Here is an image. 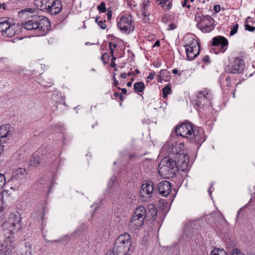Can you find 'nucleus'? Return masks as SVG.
<instances>
[{"mask_svg":"<svg viewBox=\"0 0 255 255\" xmlns=\"http://www.w3.org/2000/svg\"><path fill=\"white\" fill-rule=\"evenodd\" d=\"M25 10H22L20 12L21 13H23V12H25Z\"/></svg>","mask_w":255,"mask_h":255,"instance_id":"nucleus-64","label":"nucleus"},{"mask_svg":"<svg viewBox=\"0 0 255 255\" xmlns=\"http://www.w3.org/2000/svg\"><path fill=\"white\" fill-rule=\"evenodd\" d=\"M117 183V178L115 176H112L109 181V184H108V187L112 188L114 187Z\"/></svg>","mask_w":255,"mask_h":255,"instance_id":"nucleus-33","label":"nucleus"},{"mask_svg":"<svg viewBox=\"0 0 255 255\" xmlns=\"http://www.w3.org/2000/svg\"><path fill=\"white\" fill-rule=\"evenodd\" d=\"M165 6L166 7V9H169L171 6V3L170 1L168 0L166 4H165Z\"/></svg>","mask_w":255,"mask_h":255,"instance_id":"nucleus-49","label":"nucleus"},{"mask_svg":"<svg viewBox=\"0 0 255 255\" xmlns=\"http://www.w3.org/2000/svg\"><path fill=\"white\" fill-rule=\"evenodd\" d=\"M186 2L184 1L183 3H182V6H185L186 5Z\"/></svg>","mask_w":255,"mask_h":255,"instance_id":"nucleus-60","label":"nucleus"},{"mask_svg":"<svg viewBox=\"0 0 255 255\" xmlns=\"http://www.w3.org/2000/svg\"><path fill=\"white\" fill-rule=\"evenodd\" d=\"M107 15V19L109 20H110L112 19V10L108 9Z\"/></svg>","mask_w":255,"mask_h":255,"instance_id":"nucleus-42","label":"nucleus"},{"mask_svg":"<svg viewBox=\"0 0 255 255\" xmlns=\"http://www.w3.org/2000/svg\"><path fill=\"white\" fill-rule=\"evenodd\" d=\"M154 73L150 72L149 74V75L147 76V78L150 80H152L154 78Z\"/></svg>","mask_w":255,"mask_h":255,"instance_id":"nucleus-46","label":"nucleus"},{"mask_svg":"<svg viewBox=\"0 0 255 255\" xmlns=\"http://www.w3.org/2000/svg\"><path fill=\"white\" fill-rule=\"evenodd\" d=\"M111 66L112 67H113V68H115V67H117V65L115 63L114 61H113L111 62Z\"/></svg>","mask_w":255,"mask_h":255,"instance_id":"nucleus-51","label":"nucleus"},{"mask_svg":"<svg viewBox=\"0 0 255 255\" xmlns=\"http://www.w3.org/2000/svg\"><path fill=\"white\" fill-rule=\"evenodd\" d=\"M130 246V235L128 233H125L117 238L113 249L116 254L119 255L127 253L129 251Z\"/></svg>","mask_w":255,"mask_h":255,"instance_id":"nucleus-3","label":"nucleus"},{"mask_svg":"<svg viewBox=\"0 0 255 255\" xmlns=\"http://www.w3.org/2000/svg\"><path fill=\"white\" fill-rule=\"evenodd\" d=\"M105 255H117L116 254V253L114 252V250L113 249L112 251H108Z\"/></svg>","mask_w":255,"mask_h":255,"instance_id":"nucleus-44","label":"nucleus"},{"mask_svg":"<svg viewBox=\"0 0 255 255\" xmlns=\"http://www.w3.org/2000/svg\"><path fill=\"white\" fill-rule=\"evenodd\" d=\"M98 25L102 29H105L107 28L106 24L104 22H103L102 20H100L99 21Z\"/></svg>","mask_w":255,"mask_h":255,"instance_id":"nucleus-40","label":"nucleus"},{"mask_svg":"<svg viewBox=\"0 0 255 255\" xmlns=\"http://www.w3.org/2000/svg\"><path fill=\"white\" fill-rule=\"evenodd\" d=\"M157 190L159 193L162 196L166 197L169 194L171 190L170 183L167 181L159 182L157 185Z\"/></svg>","mask_w":255,"mask_h":255,"instance_id":"nucleus-15","label":"nucleus"},{"mask_svg":"<svg viewBox=\"0 0 255 255\" xmlns=\"http://www.w3.org/2000/svg\"><path fill=\"white\" fill-rule=\"evenodd\" d=\"M173 158H164L158 165V172L164 178L173 176L177 172V167Z\"/></svg>","mask_w":255,"mask_h":255,"instance_id":"nucleus-2","label":"nucleus"},{"mask_svg":"<svg viewBox=\"0 0 255 255\" xmlns=\"http://www.w3.org/2000/svg\"><path fill=\"white\" fill-rule=\"evenodd\" d=\"M178 70L177 69H174L172 70V73L174 74H176L178 73Z\"/></svg>","mask_w":255,"mask_h":255,"instance_id":"nucleus-55","label":"nucleus"},{"mask_svg":"<svg viewBox=\"0 0 255 255\" xmlns=\"http://www.w3.org/2000/svg\"><path fill=\"white\" fill-rule=\"evenodd\" d=\"M0 62L6 66L7 68H9V61L6 57H1L0 58Z\"/></svg>","mask_w":255,"mask_h":255,"instance_id":"nucleus-37","label":"nucleus"},{"mask_svg":"<svg viewBox=\"0 0 255 255\" xmlns=\"http://www.w3.org/2000/svg\"><path fill=\"white\" fill-rule=\"evenodd\" d=\"M210 255H227L223 249L215 248L211 252Z\"/></svg>","mask_w":255,"mask_h":255,"instance_id":"nucleus-31","label":"nucleus"},{"mask_svg":"<svg viewBox=\"0 0 255 255\" xmlns=\"http://www.w3.org/2000/svg\"><path fill=\"white\" fill-rule=\"evenodd\" d=\"M158 77V82H161L162 80L168 81L170 79V73L166 69H162L160 70Z\"/></svg>","mask_w":255,"mask_h":255,"instance_id":"nucleus-23","label":"nucleus"},{"mask_svg":"<svg viewBox=\"0 0 255 255\" xmlns=\"http://www.w3.org/2000/svg\"><path fill=\"white\" fill-rule=\"evenodd\" d=\"M22 27L28 30H35L39 36L45 35L48 31L50 22L43 16L32 15L22 23Z\"/></svg>","mask_w":255,"mask_h":255,"instance_id":"nucleus-1","label":"nucleus"},{"mask_svg":"<svg viewBox=\"0 0 255 255\" xmlns=\"http://www.w3.org/2000/svg\"><path fill=\"white\" fill-rule=\"evenodd\" d=\"M163 93V98H166L168 95L172 93L171 85L170 84L166 85L162 90Z\"/></svg>","mask_w":255,"mask_h":255,"instance_id":"nucleus-29","label":"nucleus"},{"mask_svg":"<svg viewBox=\"0 0 255 255\" xmlns=\"http://www.w3.org/2000/svg\"><path fill=\"white\" fill-rule=\"evenodd\" d=\"M116 58L115 57H112V61H115V60H116Z\"/></svg>","mask_w":255,"mask_h":255,"instance_id":"nucleus-61","label":"nucleus"},{"mask_svg":"<svg viewBox=\"0 0 255 255\" xmlns=\"http://www.w3.org/2000/svg\"><path fill=\"white\" fill-rule=\"evenodd\" d=\"M113 84L114 86H117L119 84V81L117 80L116 79H115V80H114Z\"/></svg>","mask_w":255,"mask_h":255,"instance_id":"nucleus-53","label":"nucleus"},{"mask_svg":"<svg viewBox=\"0 0 255 255\" xmlns=\"http://www.w3.org/2000/svg\"><path fill=\"white\" fill-rule=\"evenodd\" d=\"M40 162L39 158L38 156H32L30 160L29 164L31 166L36 167Z\"/></svg>","mask_w":255,"mask_h":255,"instance_id":"nucleus-30","label":"nucleus"},{"mask_svg":"<svg viewBox=\"0 0 255 255\" xmlns=\"http://www.w3.org/2000/svg\"><path fill=\"white\" fill-rule=\"evenodd\" d=\"M185 40V48L187 47H194L200 46L199 43L192 37L186 36L184 37Z\"/></svg>","mask_w":255,"mask_h":255,"instance_id":"nucleus-20","label":"nucleus"},{"mask_svg":"<svg viewBox=\"0 0 255 255\" xmlns=\"http://www.w3.org/2000/svg\"><path fill=\"white\" fill-rule=\"evenodd\" d=\"M191 135L189 136V139L192 142H195L197 144L203 142L205 138L204 137V130L201 128H193Z\"/></svg>","mask_w":255,"mask_h":255,"instance_id":"nucleus-11","label":"nucleus"},{"mask_svg":"<svg viewBox=\"0 0 255 255\" xmlns=\"http://www.w3.org/2000/svg\"><path fill=\"white\" fill-rule=\"evenodd\" d=\"M98 9L99 10L100 12H105L107 10V9L106 7V4L105 2H101L100 5L98 6Z\"/></svg>","mask_w":255,"mask_h":255,"instance_id":"nucleus-34","label":"nucleus"},{"mask_svg":"<svg viewBox=\"0 0 255 255\" xmlns=\"http://www.w3.org/2000/svg\"><path fill=\"white\" fill-rule=\"evenodd\" d=\"M135 72L137 73V74H139V71L137 69H136L135 70Z\"/></svg>","mask_w":255,"mask_h":255,"instance_id":"nucleus-59","label":"nucleus"},{"mask_svg":"<svg viewBox=\"0 0 255 255\" xmlns=\"http://www.w3.org/2000/svg\"><path fill=\"white\" fill-rule=\"evenodd\" d=\"M245 68V62L243 59L236 58L230 68V72L233 74L242 73Z\"/></svg>","mask_w":255,"mask_h":255,"instance_id":"nucleus-14","label":"nucleus"},{"mask_svg":"<svg viewBox=\"0 0 255 255\" xmlns=\"http://www.w3.org/2000/svg\"><path fill=\"white\" fill-rule=\"evenodd\" d=\"M208 94V92L206 91H201L199 93V95L197 96L198 101L197 104L199 105H201L202 104V102L205 104V101H206L207 97V95Z\"/></svg>","mask_w":255,"mask_h":255,"instance_id":"nucleus-26","label":"nucleus"},{"mask_svg":"<svg viewBox=\"0 0 255 255\" xmlns=\"http://www.w3.org/2000/svg\"><path fill=\"white\" fill-rule=\"evenodd\" d=\"M10 20L11 19L7 17L0 18V31H1L3 34H4L7 30V27L10 23Z\"/></svg>","mask_w":255,"mask_h":255,"instance_id":"nucleus-22","label":"nucleus"},{"mask_svg":"<svg viewBox=\"0 0 255 255\" xmlns=\"http://www.w3.org/2000/svg\"><path fill=\"white\" fill-rule=\"evenodd\" d=\"M197 27L203 32H210L213 30L215 27V21L210 15L203 16L200 22L197 24Z\"/></svg>","mask_w":255,"mask_h":255,"instance_id":"nucleus-7","label":"nucleus"},{"mask_svg":"<svg viewBox=\"0 0 255 255\" xmlns=\"http://www.w3.org/2000/svg\"><path fill=\"white\" fill-rule=\"evenodd\" d=\"M119 90H121L122 94H125L127 92V90L125 88H121L120 87H118Z\"/></svg>","mask_w":255,"mask_h":255,"instance_id":"nucleus-47","label":"nucleus"},{"mask_svg":"<svg viewBox=\"0 0 255 255\" xmlns=\"http://www.w3.org/2000/svg\"><path fill=\"white\" fill-rule=\"evenodd\" d=\"M101 59L104 63H107L110 59V55L108 53H105L102 55Z\"/></svg>","mask_w":255,"mask_h":255,"instance_id":"nucleus-35","label":"nucleus"},{"mask_svg":"<svg viewBox=\"0 0 255 255\" xmlns=\"http://www.w3.org/2000/svg\"><path fill=\"white\" fill-rule=\"evenodd\" d=\"M127 74L126 73H123L121 74V77L123 79H126L127 78Z\"/></svg>","mask_w":255,"mask_h":255,"instance_id":"nucleus-50","label":"nucleus"},{"mask_svg":"<svg viewBox=\"0 0 255 255\" xmlns=\"http://www.w3.org/2000/svg\"><path fill=\"white\" fill-rule=\"evenodd\" d=\"M2 7V8L4 10L6 9V5L4 3L0 4V8Z\"/></svg>","mask_w":255,"mask_h":255,"instance_id":"nucleus-48","label":"nucleus"},{"mask_svg":"<svg viewBox=\"0 0 255 255\" xmlns=\"http://www.w3.org/2000/svg\"><path fill=\"white\" fill-rule=\"evenodd\" d=\"M13 129L10 125H2L0 127V138L3 139L5 137L12 135Z\"/></svg>","mask_w":255,"mask_h":255,"instance_id":"nucleus-17","label":"nucleus"},{"mask_svg":"<svg viewBox=\"0 0 255 255\" xmlns=\"http://www.w3.org/2000/svg\"><path fill=\"white\" fill-rule=\"evenodd\" d=\"M95 21H96V22L98 24V22H99V21H98V18H97L96 19Z\"/></svg>","mask_w":255,"mask_h":255,"instance_id":"nucleus-62","label":"nucleus"},{"mask_svg":"<svg viewBox=\"0 0 255 255\" xmlns=\"http://www.w3.org/2000/svg\"><path fill=\"white\" fill-rule=\"evenodd\" d=\"M202 60H203V62H209V60H210V57L209 56L206 55L203 58Z\"/></svg>","mask_w":255,"mask_h":255,"instance_id":"nucleus-45","label":"nucleus"},{"mask_svg":"<svg viewBox=\"0 0 255 255\" xmlns=\"http://www.w3.org/2000/svg\"><path fill=\"white\" fill-rule=\"evenodd\" d=\"M21 219L18 214L11 213L9 216V221L3 223L4 231L7 230L12 233L16 229L19 230L21 228Z\"/></svg>","mask_w":255,"mask_h":255,"instance_id":"nucleus-6","label":"nucleus"},{"mask_svg":"<svg viewBox=\"0 0 255 255\" xmlns=\"http://www.w3.org/2000/svg\"><path fill=\"white\" fill-rule=\"evenodd\" d=\"M146 215L148 216L145 208L143 206L137 208L133 214L129 226L130 230L139 229L143 225Z\"/></svg>","mask_w":255,"mask_h":255,"instance_id":"nucleus-4","label":"nucleus"},{"mask_svg":"<svg viewBox=\"0 0 255 255\" xmlns=\"http://www.w3.org/2000/svg\"><path fill=\"white\" fill-rule=\"evenodd\" d=\"M153 190L154 188L153 182L149 181L148 182L143 183L140 190L141 197L145 198L144 200H147L151 197V195L153 193Z\"/></svg>","mask_w":255,"mask_h":255,"instance_id":"nucleus-13","label":"nucleus"},{"mask_svg":"<svg viewBox=\"0 0 255 255\" xmlns=\"http://www.w3.org/2000/svg\"><path fill=\"white\" fill-rule=\"evenodd\" d=\"M133 87L135 92H142L145 89V85L142 82H138L134 84Z\"/></svg>","mask_w":255,"mask_h":255,"instance_id":"nucleus-28","label":"nucleus"},{"mask_svg":"<svg viewBox=\"0 0 255 255\" xmlns=\"http://www.w3.org/2000/svg\"><path fill=\"white\" fill-rule=\"evenodd\" d=\"M149 0H142L141 10L143 16L145 17H148L149 15V12L147 9L149 6Z\"/></svg>","mask_w":255,"mask_h":255,"instance_id":"nucleus-24","label":"nucleus"},{"mask_svg":"<svg viewBox=\"0 0 255 255\" xmlns=\"http://www.w3.org/2000/svg\"><path fill=\"white\" fill-rule=\"evenodd\" d=\"M131 85H132L131 81L128 82V83H127V86H128V87L131 86Z\"/></svg>","mask_w":255,"mask_h":255,"instance_id":"nucleus-56","label":"nucleus"},{"mask_svg":"<svg viewBox=\"0 0 255 255\" xmlns=\"http://www.w3.org/2000/svg\"><path fill=\"white\" fill-rule=\"evenodd\" d=\"M127 74V76H131V75H133V73H131V72H129V73H128V74Z\"/></svg>","mask_w":255,"mask_h":255,"instance_id":"nucleus-58","label":"nucleus"},{"mask_svg":"<svg viewBox=\"0 0 255 255\" xmlns=\"http://www.w3.org/2000/svg\"><path fill=\"white\" fill-rule=\"evenodd\" d=\"M148 209L149 210L148 216L146 215V217L149 218V219H154L156 216V209L155 206L153 204L149 205Z\"/></svg>","mask_w":255,"mask_h":255,"instance_id":"nucleus-27","label":"nucleus"},{"mask_svg":"<svg viewBox=\"0 0 255 255\" xmlns=\"http://www.w3.org/2000/svg\"><path fill=\"white\" fill-rule=\"evenodd\" d=\"M170 153L173 155V161L177 165V170L184 171L187 169L188 164L189 162V157L188 155L183 152H178L175 147L172 148L169 150Z\"/></svg>","mask_w":255,"mask_h":255,"instance_id":"nucleus-5","label":"nucleus"},{"mask_svg":"<svg viewBox=\"0 0 255 255\" xmlns=\"http://www.w3.org/2000/svg\"><path fill=\"white\" fill-rule=\"evenodd\" d=\"M118 26L123 32H130L133 31L134 26L132 24V17L129 15L128 16H123L121 18L120 22L118 23Z\"/></svg>","mask_w":255,"mask_h":255,"instance_id":"nucleus-10","label":"nucleus"},{"mask_svg":"<svg viewBox=\"0 0 255 255\" xmlns=\"http://www.w3.org/2000/svg\"><path fill=\"white\" fill-rule=\"evenodd\" d=\"M114 95L115 97L120 98V99L121 101L124 100V96L122 94H121L120 93L116 92L114 94Z\"/></svg>","mask_w":255,"mask_h":255,"instance_id":"nucleus-41","label":"nucleus"},{"mask_svg":"<svg viewBox=\"0 0 255 255\" xmlns=\"http://www.w3.org/2000/svg\"><path fill=\"white\" fill-rule=\"evenodd\" d=\"M169 26L170 29L172 30L174 29L175 28V26L173 23L170 24Z\"/></svg>","mask_w":255,"mask_h":255,"instance_id":"nucleus-52","label":"nucleus"},{"mask_svg":"<svg viewBox=\"0 0 255 255\" xmlns=\"http://www.w3.org/2000/svg\"><path fill=\"white\" fill-rule=\"evenodd\" d=\"M214 9L216 12H219L220 11L221 7L219 4L215 5L214 7Z\"/></svg>","mask_w":255,"mask_h":255,"instance_id":"nucleus-43","label":"nucleus"},{"mask_svg":"<svg viewBox=\"0 0 255 255\" xmlns=\"http://www.w3.org/2000/svg\"><path fill=\"white\" fill-rule=\"evenodd\" d=\"M114 68V70L115 71H117L118 70V69H117V67H115Z\"/></svg>","mask_w":255,"mask_h":255,"instance_id":"nucleus-63","label":"nucleus"},{"mask_svg":"<svg viewBox=\"0 0 255 255\" xmlns=\"http://www.w3.org/2000/svg\"><path fill=\"white\" fill-rule=\"evenodd\" d=\"M249 20H251V22H253L252 21V19L251 18V17H248L247 18V20L246 21V24H245V29L246 30H247L249 31H251V32H253L255 30V26H251L250 24H249Z\"/></svg>","mask_w":255,"mask_h":255,"instance_id":"nucleus-32","label":"nucleus"},{"mask_svg":"<svg viewBox=\"0 0 255 255\" xmlns=\"http://www.w3.org/2000/svg\"><path fill=\"white\" fill-rule=\"evenodd\" d=\"M159 45H160V42H159V41L157 40V41L155 42L154 45V46H159Z\"/></svg>","mask_w":255,"mask_h":255,"instance_id":"nucleus-54","label":"nucleus"},{"mask_svg":"<svg viewBox=\"0 0 255 255\" xmlns=\"http://www.w3.org/2000/svg\"><path fill=\"white\" fill-rule=\"evenodd\" d=\"M14 248L13 241L8 237L2 243H0V255H11V250Z\"/></svg>","mask_w":255,"mask_h":255,"instance_id":"nucleus-12","label":"nucleus"},{"mask_svg":"<svg viewBox=\"0 0 255 255\" xmlns=\"http://www.w3.org/2000/svg\"><path fill=\"white\" fill-rule=\"evenodd\" d=\"M109 46L111 54L113 55L114 53V49L116 48L117 45V44H113L112 42H110L109 44Z\"/></svg>","mask_w":255,"mask_h":255,"instance_id":"nucleus-38","label":"nucleus"},{"mask_svg":"<svg viewBox=\"0 0 255 255\" xmlns=\"http://www.w3.org/2000/svg\"><path fill=\"white\" fill-rule=\"evenodd\" d=\"M16 27V25H15L14 24H11L10 22L9 23V25L7 27V30L5 32V33L7 37H12L15 34L16 31L15 28Z\"/></svg>","mask_w":255,"mask_h":255,"instance_id":"nucleus-25","label":"nucleus"},{"mask_svg":"<svg viewBox=\"0 0 255 255\" xmlns=\"http://www.w3.org/2000/svg\"><path fill=\"white\" fill-rule=\"evenodd\" d=\"M185 51L187 59L189 60H192L199 54L200 46L196 47V48L187 47L185 48Z\"/></svg>","mask_w":255,"mask_h":255,"instance_id":"nucleus-18","label":"nucleus"},{"mask_svg":"<svg viewBox=\"0 0 255 255\" xmlns=\"http://www.w3.org/2000/svg\"><path fill=\"white\" fill-rule=\"evenodd\" d=\"M49 8L47 12L50 14L55 15L59 13L62 9V5L60 0H55L51 1L50 0Z\"/></svg>","mask_w":255,"mask_h":255,"instance_id":"nucleus-16","label":"nucleus"},{"mask_svg":"<svg viewBox=\"0 0 255 255\" xmlns=\"http://www.w3.org/2000/svg\"><path fill=\"white\" fill-rule=\"evenodd\" d=\"M193 125L190 123H185L177 126L175 128V133L177 135L181 136L189 139L193 129Z\"/></svg>","mask_w":255,"mask_h":255,"instance_id":"nucleus-8","label":"nucleus"},{"mask_svg":"<svg viewBox=\"0 0 255 255\" xmlns=\"http://www.w3.org/2000/svg\"><path fill=\"white\" fill-rule=\"evenodd\" d=\"M168 0H156L157 4L161 5L163 6L167 2Z\"/></svg>","mask_w":255,"mask_h":255,"instance_id":"nucleus-39","label":"nucleus"},{"mask_svg":"<svg viewBox=\"0 0 255 255\" xmlns=\"http://www.w3.org/2000/svg\"><path fill=\"white\" fill-rule=\"evenodd\" d=\"M212 44L215 47L214 50H217L216 53H223L227 49L228 41L224 37L219 36L213 38Z\"/></svg>","mask_w":255,"mask_h":255,"instance_id":"nucleus-9","label":"nucleus"},{"mask_svg":"<svg viewBox=\"0 0 255 255\" xmlns=\"http://www.w3.org/2000/svg\"><path fill=\"white\" fill-rule=\"evenodd\" d=\"M50 0H35L34 4L37 8L41 10L48 11L49 8Z\"/></svg>","mask_w":255,"mask_h":255,"instance_id":"nucleus-19","label":"nucleus"},{"mask_svg":"<svg viewBox=\"0 0 255 255\" xmlns=\"http://www.w3.org/2000/svg\"><path fill=\"white\" fill-rule=\"evenodd\" d=\"M26 170L24 168H18L12 173V178L18 180L23 179L26 175Z\"/></svg>","mask_w":255,"mask_h":255,"instance_id":"nucleus-21","label":"nucleus"},{"mask_svg":"<svg viewBox=\"0 0 255 255\" xmlns=\"http://www.w3.org/2000/svg\"><path fill=\"white\" fill-rule=\"evenodd\" d=\"M116 74L115 73H113L112 77H113V80H115V79H116Z\"/></svg>","mask_w":255,"mask_h":255,"instance_id":"nucleus-57","label":"nucleus"},{"mask_svg":"<svg viewBox=\"0 0 255 255\" xmlns=\"http://www.w3.org/2000/svg\"><path fill=\"white\" fill-rule=\"evenodd\" d=\"M238 27L239 25L238 24H236L232 26V27L231 28V30L230 31L231 35H233L237 32Z\"/></svg>","mask_w":255,"mask_h":255,"instance_id":"nucleus-36","label":"nucleus"}]
</instances>
